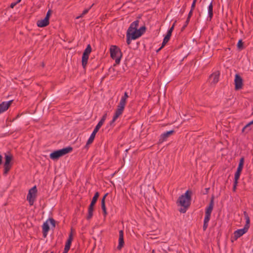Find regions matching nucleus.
Instances as JSON below:
<instances>
[{"label":"nucleus","mask_w":253,"mask_h":253,"mask_svg":"<svg viewBox=\"0 0 253 253\" xmlns=\"http://www.w3.org/2000/svg\"><path fill=\"white\" fill-rule=\"evenodd\" d=\"M48 220L43 223L42 225V234L43 237L45 238L47 236V232L49 230V226L47 223Z\"/></svg>","instance_id":"17"},{"label":"nucleus","mask_w":253,"mask_h":253,"mask_svg":"<svg viewBox=\"0 0 253 253\" xmlns=\"http://www.w3.org/2000/svg\"><path fill=\"white\" fill-rule=\"evenodd\" d=\"M108 193H106V194L104 195V196L102 197V199H101V200H103V199H104V202H105L106 198V197L108 196Z\"/></svg>","instance_id":"48"},{"label":"nucleus","mask_w":253,"mask_h":253,"mask_svg":"<svg viewBox=\"0 0 253 253\" xmlns=\"http://www.w3.org/2000/svg\"><path fill=\"white\" fill-rule=\"evenodd\" d=\"M176 22V21H175L173 23V24H172V26L171 27V28L168 30L166 35L169 36V37H171V33L174 29V27Z\"/></svg>","instance_id":"26"},{"label":"nucleus","mask_w":253,"mask_h":253,"mask_svg":"<svg viewBox=\"0 0 253 253\" xmlns=\"http://www.w3.org/2000/svg\"><path fill=\"white\" fill-rule=\"evenodd\" d=\"M93 211L94 207L89 206L88 208V213L86 217L87 220H90L92 217Z\"/></svg>","instance_id":"22"},{"label":"nucleus","mask_w":253,"mask_h":253,"mask_svg":"<svg viewBox=\"0 0 253 253\" xmlns=\"http://www.w3.org/2000/svg\"><path fill=\"white\" fill-rule=\"evenodd\" d=\"M163 47L162 45L157 50V52H158Z\"/></svg>","instance_id":"52"},{"label":"nucleus","mask_w":253,"mask_h":253,"mask_svg":"<svg viewBox=\"0 0 253 253\" xmlns=\"http://www.w3.org/2000/svg\"><path fill=\"white\" fill-rule=\"evenodd\" d=\"M110 56L113 59L115 60L117 64L120 63L122 57V52L121 49L117 45H111L110 48Z\"/></svg>","instance_id":"3"},{"label":"nucleus","mask_w":253,"mask_h":253,"mask_svg":"<svg viewBox=\"0 0 253 253\" xmlns=\"http://www.w3.org/2000/svg\"><path fill=\"white\" fill-rule=\"evenodd\" d=\"M48 220L49 221L50 224L52 225L53 227H55V221L53 218H49Z\"/></svg>","instance_id":"38"},{"label":"nucleus","mask_w":253,"mask_h":253,"mask_svg":"<svg viewBox=\"0 0 253 253\" xmlns=\"http://www.w3.org/2000/svg\"><path fill=\"white\" fill-rule=\"evenodd\" d=\"M188 207H183V208H181L180 210H179V211L181 213H185L186 211V209L188 208Z\"/></svg>","instance_id":"41"},{"label":"nucleus","mask_w":253,"mask_h":253,"mask_svg":"<svg viewBox=\"0 0 253 253\" xmlns=\"http://www.w3.org/2000/svg\"><path fill=\"white\" fill-rule=\"evenodd\" d=\"M174 132V130H171L164 132L161 135V140L163 141L166 140L168 137L173 134Z\"/></svg>","instance_id":"18"},{"label":"nucleus","mask_w":253,"mask_h":253,"mask_svg":"<svg viewBox=\"0 0 253 253\" xmlns=\"http://www.w3.org/2000/svg\"><path fill=\"white\" fill-rule=\"evenodd\" d=\"M130 33L126 32V43L127 45H129L131 42V40L132 39L131 38V37L130 36Z\"/></svg>","instance_id":"32"},{"label":"nucleus","mask_w":253,"mask_h":253,"mask_svg":"<svg viewBox=\"0 0 253 253\" xmlns=\"http://www.w3.org/2000/svg\"><path fill=\"white\" fill-rule=\"evenodd\" d=\"M101 127V126L98 124L96 126L95 128L94 129L93 132L91 134L89 139L87 140V144H90L93 142L96 133L98 131Z\"/></svg>","instance_id":"11"},{"label":"nucleus","mask_w":253,"mask_h":253,"mask_svg":"<svg viewBox=\"0 0 253 253\" xmlns=\"http://www.w3.org/2000/svg\"><path fill=\"white\" fill-rule=\"evenodd\" d=\"M210 217H211L210 215L205 214L204 222L208 223L210 221Z\"/></svg>","instance_id":"36"},{"label":"nucleus","mask_w":253,"mask_h":253,"mask_svg":"<svg viewBox=\"0 0 253 253\" xmlns=\"http://www.w3.org/2000/svg\"><path fill=\"white\" fill-rule=\"evenodd\" d=\"M50 253H53V252H51Z\"/></svg>","instance_id":"61"},{"label":"nucleus","mask_w":253,"mask_h":253,"mask_svg":"<svg viewBox=\"0 0 253 253\" xmlns=\"http://www.w3.org/2000/svg\"><path fill=\"white\" fill-rule=\"evenodd\" d=\"M4 159L5 161L3 165L4 169L3 174L4 175H6L12 166V163H11V161L13 159V156L10 153L5 154Z\"/></svg>","instance_id":"5"},{"label":"nucleus","mask_w":253,"mask_h":253,"mask_svg":"<svg viewBox=\"0 0 253 253\" xmlns=\"http://www.w3.org/2000/svg\"><path fill=\"white\" fill-rule=\"evenodd\" d=\"M192 192L190 190H187L184 195H181L177 201L179 205L183 207H189L190 205L191 200V195Z\"/></svg>","instance_id":"2"},{"label":"nucleus","mask_w":253,"mask_h":253,"mask_svg":"<svg viewBox=\"0 0 253 253\" xmlns=\"http://www.w3.org/2000/svg\"><path fill=\"white\" fill-rule=\"evenodd\" d=\"M73 148L71 146H69L60 150L54 151L50 154L49 157L52 160H57L60 157L71 152Z\"/></svg>","instance_id":"4"},{"label":"nucleus","mask_w":253,"mask_h":253,"mask_svg":"<svg viewBox=\"0 0 253 253\" xmlns=\"http://www.w3.org/2000/svg\"><path fill=\"white\" fill-rule=\"evenodd\" d=\"M126 104H125L124 103H122V102L120 101V103L119 105L117 106V109H125V107L126 106Z\"/></svg>","instance_id":"33"},{"label":"nucleus","mask_w":253,"mask_h":253,"mask_svg":"<svg viewBox=\"0 0 253 253\" xmlns=\"http://www.w3.org/2000/svg\"><path fill=\"white\" fill-rule=\"evenodd\" d=\"M19 117V115H18L16 117V118H18Z\"/></svg>","instance_id":"58"},{"label":"nucleus","mask_w":253,"mask_h":253,"mask_svg":"<svg viewBox=\"0 0 253 253\" xmlns=\"http://www.w3.org/2000/svg\"><path fill=\"white\" fill-rule=\"evenodd\" d=\"M128 97V95L127 94V93L126 92H125L124 96L122 97L120 101L122 102V103L126 104V99Z\"/></svg>","instance_id":"27"},{"label":"nucleus","mask_w":253,"mask_h":253,"mask_svg":"<svg viewBox=\"0 0 253 253\" xmlns=\"http://www.w3.org/2000/svg\"><path fill=\"white\" fill-rule=\"evenodd\" d=\"M99 193L98 192H96L94 196L93 197L92 199V200L91 201V203L89 205V206H91V207H94L98 198H99Z\"/></svg>","instance_id":"19"},{"label":"nucleus","mask_w":253,"mask_h":253,"mask_svg":"<svg viewBox=\"0 0 253 253\" xmlns=\"http://www.w3.org/2000/svg\"><path fill=\"white\" fill-rule=\"evenodd\" d=\"M139 21L138 20H136L133 22L129 27L127 29V32L130 33V32H132L133 30H137V27L138 26Z\"/></svg>","instance_id":"16"},{"label":"nucleus","mask_w":253,"mask_h":253,"mask_svg":"<svg viewBox=\"0 0 253 253\" xmlns=\"http://www.w3.org/2000/svg\"><path fill=\"white\" fill-rule=\"evenodd\" d=\"M93 5V4H92V5H91V6H90L88 8L85 9L83 11V12H82V15H81V16H80V17H82V16H83V15H84L86 14V13H88V11H89V10L91 8V7L92 6V5Z\"/></svg>","instance_id":"35"},{"label":"nucleus","mask_w":253,"mask_h":253,"mask_svg":"<svg viewBox=\"0 0 253 253\" xmlns=\"http://www.w3.org/2000/svg\"><path fill=\"white\" fill-rule=\"evenodd\" d=\"M252 206L253 207V204L252 205Z\"/></svg>","instance_id":"59"},{"label":"nucleus","mask_w":253,"mask_h":253,"mask_svg":"<svg viewBox=\"0 0 253 253\" xmlns=\"http://www.w3.org/2000/svg\"><path fill=\"white\" fill-rule=\"evenodd\" d=\"M214 207V196H212L211 199L208 207L206 209L205 214L211 215V213Z\"/></svg>","instance_id":"14"},{"label":"nucleus","mask_w":253,"mask_h":253,"mask_svg":"<svg viewBox=\"0 0 253 253\" xmlns=\"http://www.w3.org/2000/svg\"><path fill=\"white\" fill-rule=\"evenodd\" d=\"M220 73L219 71H217L213 73L209 77V80L211 82V84L212 85H215L219 81Z\"/></svg>","instance_id":"10"},{"label":"nucleus","mask_w":253,"mask_h":253,"mask_svg":"<svg viewBox=\"0 0 253 253\" xmlns=\"http://www.w3.org/2000/svg\"><path fill=\"white\" fill-rule=\"evenodd\" d=\"M155 253V250H153L152 251V253Z\"/></svg>","instance_id":"57"},{"label":"nucleus","mask_w":253,"mask_h":253,"mask_svg":"<svg viewBox=\"0 0 253 253\" xmlns=\"http://www.w3.org/2000/svg\"><path fill=\"white\" fill-rule=\"evenodd\" d=\"M250 125H252L253 124V120L249 123Z\"/></svg>","instance_id":"55"},{"label":"nucleus","mask_w":253,"mask_h":253,"mask_svg":"<svg viewBox=\"0 0 253 253\" xmlns=\"http://www.w3.org/2000/svg\"><path fill=\"white\" fill-rule=\"evenodd\" d=\"M13 100L9 101L7 102H3L0 104V114L7 110L10 107Z\"/></svg>","instance_id":"13"},{"label":"nucleus","mask_w":253,"mask_h":253,"mask_svg":"<svg viewBox=\"0 0 253 253\" xmlns=\"http://www.w3.org/2000/svg\"><path fill=\"white\" fill-rule=\"evenodd\" d=\"M193 10H192V9H191L190 11H189V13H188V16H187V18L188 19H190L191 18L192 15V14H193Z\"/></svg>","instance_id":"42"},{"label":"nucleus","mask_w":253,"mask_h":253,"mask_svg":"<svg viewBox=\"0 0 253 253\" xmlns=\"http://www.w3.org/2000/svg\"><path fill=\"white\" fill-rule=\"evenodd\" d=\"M124 232L122 230L119 231V245L117 247L118 250H121L124 246Z\"/></svg>","instance_id":"12"},{"label":"nucleus","mask_w":253,"mask_h":253,"mask_svg":"<svg viewBox=\"0 0 253 253\" xmlns=\"http://www.w3.org/2000/svg\"><path fill=\"white\" fill-rule=\"evenodd\" d=\"M70 249V247L65 246L64 251L65 253H68V251H69Z\"/></svg>","instance_id":"44"},{"label":"nucleus","mask_w":253,"mask_h":253,"mask_svg":"<svg viewBox=\"0 0 253 253\" xmlns=\"http://www.w3.org/2000/svg\"><path fill=\"white\" fill-rule=\"evenodd\" d=\"M17 3L16 2L11 3L10 5V8H13Z\"/></svg>","instance_id":"46"},{"label":"nucleus","mask_w":253,"mask_h":253,"mask_svg":"<svg viewBox=\"0 0 253 253\" xmlns=\"http://www.w3.org/2000/svg\"><path fill=\"white\" fill-rule=\"evenodd\" d=\"M37 192L36 186H35L31 188L28 193L27 199L29 201L30 206H32L36 199V194Z\"/></svg>","instance_id":"7"},{"label":"nucleus","mask_w":253,"mask_h":253,"mask_svg":"<svg viewBox=\"0 0 253 253\" xmlns=\"http://www.w3.org/2000/svg\"><path fill=\"white\" fill-rule=\"evenodd\" d=\"M208 13H209V17L207 19L208 20V19L209 18V20L211 21V18L213 17V5H212V1H211V3L209 5L208 7Z\"/></svg>","instance_id":"20"},{"label":"nucleus","mask_w":253,"mask_h":253,"mask_svg":"<svg viewBox=\"0 0 253 253\" xmlns=\"http://www.w3.org/2000/svg\"><path fill=\"white\" fill-rule=\"evenodd\" d=\"M244 43L242 40H240L237 43V47L238 49L241 50L243 49L244 48Z\"/></svg>","instance_id":"31"},{"label":"nucleus","mask_w":253,"mask_h":253,"mask_svg":"<svg viewBox=\"0 0 253 253\" xmlns=\"http://www.w3.org/2000/svg\"><path fill=\"white\" fill-rule=\"evenodd\" d=\"M52 11L51 9H49L46 13V16L45 17V18L48 19L49 21V18L51 16Z\"/></svg>","instance_id":"34"},{"label":"nucleus","mask_w":253,"mask_h":253,"mask_svg":"<svg viewBox=\"0 0 253 253\" xmlns=\"http://www.w3.org/2000/svg\"><path fill=\"white\" fill-rule=\"evenodd\" d=\"M170 37H169V36H165L162 44V47H164L165 45V44L169 42V41L170 39Z\"/></svg>","instance_id":"29"},{"label":"nucleus","mask_w":253,"mask_h":253,"mask_svg":"<svg viewBox=\"0 0 253 253\" xmlns=\"http://www.w3.org/2000/svg\"><path fill=\"white\" fill-rule=\"evenodd\" d=\"M196 2H197V0H193V1L191 5V9H192V10H193L194 9L195 7Z\"/></svg>","instance_id":"40"},{"label":"nucleus","mask_w":253,"mask_h":253,"mask_svg":"<svg viewBox=\"0 0 253 253\" xmlns=\"http://www.w3.org/2000/svg\"><path fill=\"white\" fill-rule=\"evenodd\" d=\"M62 253H65L64 252H63Z\"/></svg>","instance_id":"60"},{"label":"nucleus","mask_w":253,"mask_h":253,"mask_svg":"<svg viewBox=\"0 0 253 253\" xmlns=\"http://www.w3.org/2000/svg\"><path fill=\"white\" fill-rule=\"evenodd\" d=\"M190 20V19H188L187 18V19H186V21L185 22V24L184 25H186V26H187L188 25V24H189Z\"/></svg>","instance_id":"49"},{"label":"nucleus","mask_w":253,"mask_h":253,"mask_svg":"<svg viewBox=\"0 0 253 253\" xmlns=\"http://www.w3.org/2000/svg\"><path fill=\"white\" fill-rule=\"evenodd\" d=\"M107 113L106 112L103 115L101 119L100 120V121L98 122V123L97 124L100 126H102L103 125V124H104L105 121L106 120V119L107 118Z\"/></svg>","instance_id":"25"},{"label":"nucleus","mask_w":253,"mask_h":253,"mask_svg":"<svg viewBox=\"0 0 253 253\" xmlns=\"http://www.w3.org/2000/svg\"><path fill=\"white\" fill-rule=\"evenodd\" d=\"M237 184H238V182H234V184H233V191L234 192H235L236 191V187H237Z\"/></svg>","instance_id":"45"},{"label":"nucleus","mask_w":253,"mask_h":253,"mask_svg":"<svg viewBox=\"0 0 253 253\" xmlns=\"http://www.w3.org/2000/svg\"><path fill=\"white\" fill-rule=\"evenodd\" d=\"M130 34L131 38L133 40H136L141 37L140 33L137 32V30L130 32Z\"/></svg>","instance_id":"21"},{"label":"nucleus","mask_w":253,"mask_h":253,"mask_svg":"<svg viewBox=\"0 0 253 253\" xmlns=\"http://www.w3.org/2000/svg\"><path fill=\"white\" fill-rule=\"evenodd\" d=\"M49 24V21L45 18L42 20H38L37 22V25L39 27H45L48 26Z\"/></svg>","instance_id":"15"},{"label":"nucleus","mask_w":253,"mask_h":253,"mask_svg":"<svg viewBox=\"0 0 253 253\" xmlns=\"http://www.w3.org/2000/svg\"><path fill=\"white\" fill-rule=\"evenodd\" d=\"M2 163V157L1 155L0 154V165H1Z\"/></svg>","instance_id":"50"},{"label":"nucleus","mask_w":253,"mask_h":253,"mask_svg":"<svg viewBox=\"0 0 253 253\" xmlns=\"http://www.w3.org/2000/svg\"><path fill=\"white\" fill-rule=\"evenodd\" d=\"M209 188H206V193H208V192H209Z\"/></svg>","instance_id":"54"},{"label":"nucleus","mask_w":253,"mask_h":253,"mask_svg":"<svg viewBox=\"0 0 253 253\" xmlns=\"http://www.w3.org/2000/svg\"><path fill=\"white\" fill-rule=\"evenodd\" d=\"M21 1V0H17L16 3H19Z\"/></svg>","instance_id":"56"},{"label":"nucleus","mask_w":253,"mask_h":253,"mask_svg":"<svg viewBox=\"0 0 253 253\" xmlns=\"http://www.w3.org/2000/svg\"><path fill=\"white\" fill-rule=\"evenodd\" d=\"M171 81V80L170 79H169V78H168L167 80H166V81L164 82V84H168Z\"/></svg>","instance_id":"47"},{"label":"nucleus","mask_w":253,"mask_h":253,"mask_svg":"<svg viewBox=\"0 0 253 253\" xmlns=\"http://www.w3.org/2000/svg\"><path fill=\"white\" fill-rule=\"evenodd\" d=\"M186 27H187V26H186V25H184L183 26V27L181 28V31H183L185 29V28H186Z\"/></svg>","instance_id":"51"},{"label":"nucleus","mask_w":253,"mask_h":253,"mask_svg":"<svg viewBox=\"0 0 253 253\" xmlns=\"http://www.w3.org/2000/svg\"><path fill=\"white\" fill-rule=\"evenodd\" d=\"M124 110V109H117L114 115H116V117L117 116L119 117L122 114Z\"/></svg>","instance_id":"28"},{"label":"nucleus","mask_w":253,"mask_h":253,"mask_svg":"<svg viewBox=\"0 0 253 253\" xmlns=\"http://www.w3.org/2000/svg\"><path fill=\"white\" fill-rule=\"evenodd\" d=\"M208 226V223L204 222L203 230L205 231Z\"/></svg>","instance_id":"43"},{"label":"nucleus","mask_w":253,"mask_h":253,"mask_svg":"<svg viewBox=\"0 0 253 253\" xmlns=\"http://www.w3.org/2000/svg\"><path fill=\"white\" fill-rule=\"evenodd\" d=\"M88 145H89V144H87V142H86V145H85V148H88Z\"/></svg>","instance_id":"53"},{"label":"nucleus","mask_w":253,"mask_h":253,"mask_svg":"<svg viewBox=\"0 0 253 253\" xmlns=\"http://www.w3.org/2000/svg\"><path fill=\"white\" fill-rule=\"evenodd\" d=\"M91 47L89 44L87 45L86 48L84 50L82 59V66L84 69H85L86 65L87 64V61L89 58V55L91 52Z\"/></svg>","instance_id":"6"},{"label":"nucleus","mask_w":253,"mask_h":253,"mask_svg":"<svg viewBox=\"0 0 253 253\" xmlns=\"http://www.w3.org/2000/svg\"><path fill=\"white\" fill-rule=\"evenodd\" d=\"M244 164V157H242L240 158L239 163L238 165V167L237 168V171H236L235 173V176H234V182H238V181L240 178L241 173L242 172V169H243Z\"/></svg>","instance_id":"8"},{"label":"nucleus","mask_w":253,"mask_h":253,"mask_svg":"<svg viewBox=\"0 0 253 253\" xmlns=\"http://www.w3.org/2000/svg\"><path fill=\"white\" fill-rule=\"evenodd\" d=\"M244 214L246 220V224L243 229H238L234 231L233 238L235 240H237L239 238L247 232L250 227V217L246 211L244 212Z\"/></svg>","instance_id":"1"},{"label":"nucleus","mask_w":253,"mask_h":253,"mask_svg":"<svg viewBox=\"0 0 253 253\" xmlns=\"http://www.w3.org/2000/svg\"><path fill=\"white\" fill-rule=\"evenodd\" d=\"M101 209L103 211V215H104V217H105L106 216V215L107 214V209H106V206H105V202H104V199L101 200Z\"/></svg>","instance_id":"24"},{"label":"nucleus","mask_w":253,"mask_h":253,"mask_svg":"<svg viewBox=\"0 0 253 253\" xmlns=\"http://www.w3.org/2000/svg\"><path fill=\"white\" fill-rule=\"evenodd\" d=\"M73 240V233H72V229H71V232L70 233L68 239L66 242L65 246L70 247Z\"/></svg>","instance_id":"23"},{"label":"nucleus","mask_w":253,"mask_h":253,"mask_svg":"<svg viewBox=\"0 0 253 253\" xmlns=\"http://www.w3.org/2000/svg\"><path fill=\"white\" fill-rule=\"evenodd\" d=\"M235 89L239 90L242 88L243 85V80L239 74H236L234 80Z\"/></svg>","instance_id":"9"},{"label":"nucleus","mask_w":253,"mask_h":253,"mask_svg":"<svg viewBox=\"0 0 253 253\" xmlns=\"http://www.w3.org/2000/svg\"><path fill=\"white\" fill-rule=\"evenodd\" d=\"M146 29V27L144 26L140 27L138 30L137 29V31L138 32L140 33V35L141 36L143 35V34L145 32Z\"/></svg>","instance_id":"30"},{"label":"nucleus","mask_w":253,"mask_h":253,"mask_svg":"<svg viewBox=\"0 0 253 253\" xmlns=\"http://www.w3.org/2000/svg\"><path fill=\"white\" fill-rule=\"evenodd\" d=\"M250 126H251V125H250V124H249V123L248 124H247V125H246V126H245L243 128L242 130V132H244V131H245V130L246 129H248V132L249 131H250V130L251 129L250 128H249V127Z\"/></svg>","instance_id":"37"},{"label":"nucleus","mask_w":253,"mask_h":253,"mask_svg":"<svg viewBox=\"0 0 253 253\" xmlns=\"http://www.w3.org/2000/svg\"><path fill=\"white\" fill-rule=\"evenodd\" d=\"M117 116L116 117V115H114L112 120L110 122V125H112L115 121L118 118Z\"/></svg>","instance_id":"39"}]
</instances>
